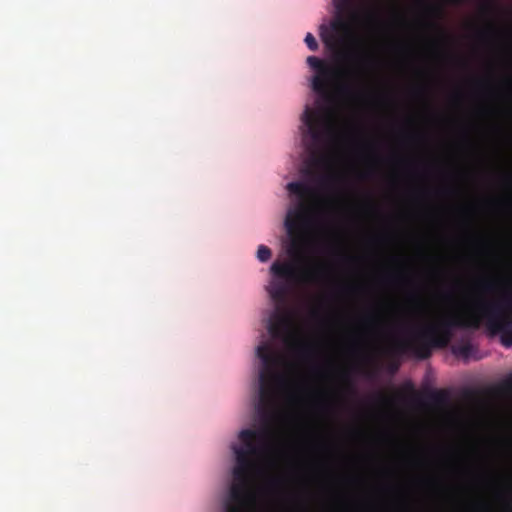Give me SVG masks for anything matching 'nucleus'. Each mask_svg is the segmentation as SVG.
Wrapping results in <instances>:
<instances>
[{
  "instance_id": "obj_15",
  "label": "nucleus",
  "mask_w": 512,
  "mask_h": 512,
  "mask_svg": "<svg viewBox=\"0 0 512 512\" xmlns=\"http://www.w3.org/2000/svg\"><path fill=\"white\" fill-rule=\"evenodd\" d=\"M427 11L430 15H432L434 17H438L442 12L441 8L436 5H429L427 7Z\"/></svg>"
},
{
  "instance_id": "obj_1",
  "label": "nucleus",
  "mask_w": 512,
  "mask_h": 512,
  "mask_svg": "<svg viewBox=\"0 0 512 512\" xmlns=\"http://www.w3.org/2000/svg\"><path fill=\"white\" fill-rule=\"evenodd\" d=\"M257 356L262 362L259 371V399L256 412L262 422L258 430L243 429L239 433L241 445H233L236 464L233 468V483L225 504L226 512H244L253 496L250 492L252 476L257 460L262 457L271 438V423L275 418L278 392L284 377L278 372L282 364L281 354L269 342L257 347Z\"/></svg>"
},
{
  "instance_id": "obj_6",
  "label": "nucleus",
  "mask_w": 512,
  "mask_h": 512,
  "mask_svg": "<svg viewBox=\"0 0 512 512\" xmlns=\"http://www.w3.org/2000/svg\"><path fill=\"white\" fill-rule=\"evenodd\" d=\"M273 301L282 305L288 295V286L283 281H273L269 288ZM293 319L291 313L284 307L278 306L268 322V332L272 338L287 341L292 337Z\"/></svg>"
},
{
  "instance_id": "obj_7",
  "label": "nucleus",
  "mask_w": 512,
  "mask_h": 512,
  "mask_svg": "<svg viewBox=\"0 0 512 512\" xmlns=\"http://www.w3.org/2000/svg\"><path fill=\"white\" fill-rule=\"evenodd\" d=\"M295 350L303 360H308L315 354V346L309 343H297Z\"/></svg>"
},
{
  "instance_id": "obj_3",
  "label": "nucleus",
  "mask_w": 512,
  "mask_h": 512,
  "mask_svg": "<svg viewBox=\"0 0 512 512\" xmlns=\"http://www.w3.org/2000/svg\"><path fill=\"white\" fill-rule=\"evenodd\" d=\"M335 15L330 23L320 25V38L334 55L337 65H331L316 56L307 57V64L316 71L311 85L321 95H327L339 77L359 81L366 77L374 65L373 57L366 52L348 49L354 38V26L362 17L358 0H333Z\"/></svg>"
},
{
  "instance_id": "obj_11",
  "label": "nucleus",
  "mask_w": 512,
  "mask_h": 512,
  "mask_svg": "<svg viewBox=\"0 0 512 512\" xmlns=\"http://www.w3.org/2000/svg\"><path fill=\"white\" fill-rule=\"evenodd\" d=\"M446 395L442 391H432L429 393V399L432 403L440 405L446 401Z\"/></svg>"
},
{
  "instance_id": "obj_14",
  "label": "nucleus",
  "mask_w": 512,
  "mask_h": 512,
  "mask_svg": "<svg viewBox=\"0 0 512 512\" xmlns=\"http://www.w3.org/2000/svg\"><path fill=\"white\" fill-rule=\"evenodd\" d=\"M378 400L382 405H392L394 404L396 397H389L385 395H379Z\"/></svg>"
},
{
  "instance_id": "obj_8",
  "label": "nucleus",
  "mask_w": 512,
  "mask_h": 512,
  "mask_svg": "<svg viewBox=\"0 0 512 512\" xmlns=\"http://www.w3.org/2000/svg\"><path fill=\"white\" fill-rule=\"evenodd\" d=\"M479 287L484 293H495L498 290L499 282L493 278H483L479 282Z\"/></svg>"
},
{
  "instance_id": "obj_5",
  "label": "nucleus",
  "mask_w": 512,
  "mask_h": 512,
  "mask_svg": "<svg viewBox=\"0 0 512 512\" xmlns=\"http://www.w3.org/2000/svg\"><path fill=\"white\" fill-rule=\"evenodd\" d=\"M302 122L305 126L303 136L310 138L306 144L310 153L308 165L311 168H318L327 162L325 148L332 135V126L328 115L321 109H313L306 106L302 115Z\"/></svg>"
},
{
  "instance_id": "obj_17",
  "label": "nucleus",
  "mask_w": 512,
  "mask_h": 512,
  "mask_svg": "<svg viewBox=\"0 0 512 512\" xmlns=\"http://www.w3.org/2000/svg\"><path fill=\"white\" fill-rule=\"evenodd\" d=\"M365 320L370 325H374L376 323V318L374 316H369Z\"/></svg>"
},
{
  "instance_id": "obj_18",
  "label": "nucleus",
  "mask_w": 512,
  "mask_h": 512,
  "mask_svg": "<svg viewBox=\"0 0 512 512\" xmlns=\"http://www.w3.org/2000/svg\"><path fill=\"white\" fill-rule=\"evenodd\" d=\"M367 17H368V19H374L375 18L374 15H372V14H367Z\"/></svg>"
},
{
  "instance_id": "obj_19",
  "label": "nucleus",
  "mask_w": 512,
  "mask_h": 512,
  "mask_svg": "<svg viewBox=\"0 0 512 512\" xmlns=\"http://www.w3.org/2000/svg\"><path fill=\"white\" fill-rule=\"evenodd\" d=\"M349 89H350V87H349V86H347V85L343 87V90H344V91H348Z\"/></svg>"
},
{
  "instance_id": "obj_4",
  "label": "nucleus",
  "mask_w": 512,
  "mask_h": 512,
  "mask_svg": "<svg viewBox=\"0 0 512 512\" xmlns=\"http://www.w3.org/2000/svg\"><path fill=\"white\" fill-rule=\"evenodd\" d=\"M287 190L299 198V203L288 210L284 222L285 229L290 238L287 253L293 262L275 261L271 265V273L282 280L302 281L305 283H320L327 276V266L322 262H314L309 267L299 270L295 263L304 259L308 245L306 229L310 206L308 199L314 197L315 191L308 184L300 181L287 184Z\"/></svg>"
},
{
  "instance_id": "obj_9",
  "label": "nucleus",
  "mask_w": 512,
  "mask_h": 512,
  "mask_svg": "<svg viewBox=\"0 0 512 512\" xmlns=\"http://www.w3.org/2000/svg\"><path fill=\"white\" fill-rule=\"evenodd\" d=\"M473 352V345L469 342L462 343L453 348V353L463 358H469Z\"/></svg>"
},
{
  "instance_id": "obj_12",
  "label": "nucleus",
  "mask_w": 512,
  "mask_h": 512,
  "mask_svg": "<svg viewBox=\"0 0 512 512\" xmlns=\"http://www.w3.org/2000/svg\"><path fill=\"white\" fill-rule=\"evenodd\" d=\"M304 41L311 51H316L318 49V42L311 33H307Z\"/></svg>"
},
{
  "instance_id": "obj_2",
  "label": "nucleus",
  "mask_w": 512,
  "mask_h": 512,
  "mask_svg": "<svg viewBox=\"0 0 512 512\" xmlns=\"http://www.w3.org/2000/svg\"><path fill=\"white\" fill-rule=\"evenodd\" d=\"M512 297L505 292L493 301H483L475 311H454L443 315L436 323L422 330H409L406 337L393 342L390 352L395 355L413 354L419 359L430 357L432 348L446 347L455 329H478L484 321L491 336H500L501 344L512 346Z\"/></svg>"
},
{
  "instance_id": "obj_10",
  "label": "nucleus",
  "mask_w": 512,
  "mask_h": 512,
  "mask_svg": "<svg viewBox=\"0 0 512 512\" xmlns=\"http://www.w3.org/2000/svg\"><path fill=\"white\" fill-rule=\"evenodd\" d=\"M271 250L265 245H260L257 250V258L260 262H266L271 258Z\"/></svg>"
},
{
  "instance_id": "obj_13",
  "label": "nucleus",
  "mask_w": 512,
  "mask_h": 512,
  "mask_svg": "<svg viewBox=\"0 0 512 512\" xmlns=\"http://www.w3.org/2000/svg\"><path fill=\"white\" fill-rule=\"evenodd\" d=\"M498 392L503 394H512V382L510 380L503 382L498 388Z\"/></svg>"
},
{
  "instance_id": "obj_16",
  "label": "nucleus",
  "mask_w": 512,
  "mask_h": 512,
  "mask_svg": "<svg viewBox=\"0 0 512 512\" xmlns=\"http://www.w3.org/2000/svg\"><path fill=\"white\" fill-rule=\"evenodd\" d=\"M504 512H512V485H510V495L508 501L503 505Z\"/></svg>"
}]
</instances>
